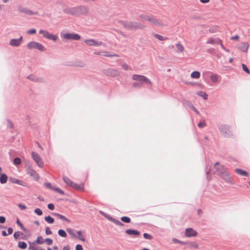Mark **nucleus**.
Wrapping results in <instances>:
<instances>
[{"label":"nucleus","mask_w":250,"mask_h":250,"mask_svg":"<svg viewBox=\"0 0 250 250\" xmlns=\"http://www.w3.org/2000/svg\"><path fill=\"white\" fill-rule=\"evenodd\" d=\"M123 25L127 29L132 30L143 29L146 28V26L144 24L136 21H124L123 23Z\"/></svg>","instance_id":"nucleus-1"},{"label":"nucleus","mask_w":250,"mask_h":250,"mask_svg":"<svg viewBox=\"0 0 250 250\" xmlns=\"http://www.w3.org/2000/svg\"><path fill=\"white\" fill-rule=\"evenodd\" d=\"M139 18L142 21H146L151 24L160 26H164L163 23H161L153 16L142 14L139 16Z\"/></svg>","instance_id":"nucleus-2"},{"label":"nucleus","mask_w":250,"mask_h":250,"mask_svg":"<svg viewBox=\"0 0 250 250\" xmlns=\"http://www.w3.org/2000/svg\"><path fill=\"white\" fill-rule=\"evenodd\" d=\"M219 130L225 137H231L233 135L230 126L229 125H221L219 126Z\"/></svg>","instance_id":"nucleus-3"},{"label":"nucleus","mask_w":250,"mask_h":250,"mask_svg":"<svg viewBox=\"0 0 250 250\" xmlns=\"http://www.w3.org/2000/svg\"><path fill=\"white\" fill-rule=\"evenodd\" d=\"M27 47L29 49H37L41 51H45V48L40 43L36 42H31L27 44Z\"/></svg>","instance_id":"nucleus-4"},{"label":"nucleus","mask_w":250,"mask_h":250,"mask_svg":"<svg viewBox=\"0 0 250 250\" xmlns=\"http://www.w3.org/2000/svg\"><path fill=\"white\" fill-rule=\"evenodd\" d=\"M132 78L134 81H139L142 83H146L150 85H152L150 80L145 76L134 74L132 75Z\"/></svg>","instance_id":"nucleus-5"},{"label":"nucleus","mask_w":250,"mask_h":250,"mask_svg":"<svg viewBox=\"0 0 250 250\" xmlns=\"http://www.w3.org/2000/svg\"><path fill=\"white\" fill-rule=\"evenodd\" d=\"M39 33L42 35L43 37L48 39L55 42L58 39L57 36L50 34L48 31L43 29H41L39 31Z\"/></svg>","instance_id":"nucleus-6"},{"label":"nucleus","mask_w":250,"mask_h":250,"mask_svg":"<svg viewBox=\"0 0 250 250\" xmlns=\"http://www.w3.org/2000/svg\"><path fill=\"white\" fill-rule=\"evenodd\" d=\"M31 155L38 166L41 168L43 167L44 163L40 156L37 153L34 152H32Z\"/></svg>","instance_id":"nucleus-7"},{"label":"nucleus","mask_w":250,"mask_h":250,"mask_svg":"<svg viewBox=\"0 0 250 250\" xmlns=\"http://www.w3.org/2000/svg\"><path fill=\"white\" fill-rule=\"evenodd\" d=\"M62 38L66 40L78 41L80 39L81 36L78 34L67 33L63 34Z\"/></svg>","instance_id":"nucleus-8"},{"label":"nucleus","mask_w":250,"mask_h":250,"mask_svg":"<svg viewBox=\"0 0 250 250\" xmlns=\"http://www.w3.org/2000/svg\"><path fill=\"white\" fill-rule=\"evenodd\" d=\"M84 42L89 46H99L101 45L105 46V44L101 41H98L94 39H88L84 41Z\"/></svg>","instance_id":"nucleus-9"},{"label":"nucleus","mask_w":250,"mask_h":250,"mask_svg":"<svg viewBox=\"0 0 250 250\" xmlns=\"http://www.w3.org/2000/svg\"><path fill=\"white\" fill-rule=\"evenodd\" d=\"M18 10L20 13H24L28 15H36L37 13L33 12L31 10L27 7L19 5L17 7Z\"/></svg>","instance_id":"nucleus-10"},{"label":"nucleus","mask_w":250,"mask_h":250,"mask_svg":"<svg viewBox=\"0 0 250 250\" xmlns=\"http://www.w3.org/2000/svg\"><path fill=\"white\" fill-rule=\"evenodd\" d=\"M63 180L64 182L68 186H70L71 187H72L75 189H80V186L79 185H78L76 183H74L68 177L63 176Z\"/></svg>","instance_id":"nucleus-11"},{"label":"nucleus","mask_w":250,"mask_h":250,"mask_svg":"<svg viewBox=\"0 0 250 250\" xmlns=\"http://www.w3.org/2000/svg\"><path fill=\"white\" fill-rule=\"evenodd\" d=\"M104 74L110 77H117L120 75V73L117 69L108 68L104 70Z\"/></svg>","instance_id":"nucleus-12"},{"label":"nucleus","mask_w":250,"mask_h":250,"mask_svg":"<svg viewBox=\"0 0 250 250\" xmlns=\"http://www.w3.org/2000/svg\"><path fill=\"white\" fill-rule=\"evenodd\" d=\"M219 175H220L224 179H225L228 183H231V179L229 176V175L227 174L224 167H221V171L219 172Z\"/></svg>","instance_id":"nucleus-13"},{"label":"nucleus","mask_w":250,"mask_h":250,"mask_svg":"<svg viewBox=\"0 0 250 250\" xmlns=\"http://www.w3.org/2000/svg\"><path fill=\"white\" fill-rule=\"evenodd\" d=\"M22 39V36L19 39H11L9 42V45L14 47H18L21 45Z\"/></svg>","instance_id":"nucleus-14"},{"label":"nucleus","mask_w":250,"mask_h":250,"mask_svg":"<svg viewBox=\"0 0 250 250\" xmlns=\"http://www.w3.org/2000/svg\"><path fill=\"white\" fill-rule=\"evenodd\" d=\"M27 173L30 176L33 177L35 180L38 181L39 179L40 176L38 173L31 168H28L27 169Z\"/></svg>","instance_id":"nucleus-15"},{"label":"nucleus","mask_w":250,"mask_h":250,"mask_svg":"<svg viewBox=\"0 0 250 250\" xmlns=\"http://www.w3.org/2000/svg\"><path fill=\"white\" fill-rule=\"evenodd\" d=\"M197 233V232L192 228H188L185 230V235L188 237L195 236Z\"/></svg>","instance_id":"nucleus-16"},{"label":"nucleus","mask_w":250,"mask_h":250,"mask_svg":"<svg viewBox=\"0 0 250 250\" xmlns=\"http://www.w3.org/2000/svg\"><path fill=\"white\" fill-rule=\"evenodd\" d=\"M63 11L66 13H68L73 15H78L77 7L68 8L67 9H64Z\"/></svg>","instance_id":"nucleus-17"},{"label":"nucleus","mask_w":250,"mask_h":250,"mask_svg":"<svg viewBox=\"0 0 250 250\" xmlns=\"http://www.w3.org/2000/svg\"><path fill=\"white\" fill-rule=\"evenodd\" d=\"M78 14H86L88 12V9L84 6H77Z\"/></svg>","instance_id":"nucleus-18"},{"label":"nucleus","mask_w":250,"mask_h":250,"mask_svg":"<svg viewBox=\"0 0 250 250\" xmlns=\"http://www.w3.org/2000/svg\"><path fill=\"white\" fill-rule=\"evenodd\" d=\"M249 43L247 42H242L239 46L238 48L243 52H247L249 48Z\"/></svg>","instance_id":"nucleus-19"},{"label":"nucleus","mask_w":250,"mask_h":250,"mask_svg":"<svg viewBox=\"0 0 250 250\" xmlns=\"http://www.w3.org/2000/svg\"><path fill=\"white\" fill-rule=\"evenodd\" d=\"M207 43L214 44L217 43H221V40L219 38H209L207 41Z\"/></svg>","instance_id":"nucleus-20"},{"label":"nucleus","mask_w":250,"mask_h":250,"mask_svg":"<svg viewBox=\"0 0 250 250\" xmlns=\"http://www.w3.org/2000/svg\"><path fill=\"white\" fill-rule=\"evenodd\" d=\"M125 233L127 234L134 236H139L140 234V233L139 231L131 229H126L125 230Z\"/></svg>","instance_id":"nucleus-21"},{"label":"nucleus","mask_w":250,"mask_h":250,"mask_svg":"<svg viewBox=\"0 0 250 250\" xmlns=\"http://www.w3.org/2000/svg\"><path fill=\"white\" fill-rule=\"evenodd\" d=\"M9 180L12 183L17 184H18V185H21V186H24L25 183L24 182H23L22 181L18 180L17 179H16L15 178L10 177L9 178Z\"/></svg>","instance_id":"nucleus-22"},{"label":"nucleus","mask_w":250,"mask_h":250,"mask_svg":"<svg viewBox=\"0 0 250 250\" xmlns=\"http://www.w3.org/2000/svg\"><path fill=\"white\" fill-rule=\"evenodd\" d=\"M8 177L4 174L2 173L0 174V183L2 184H5L7 181Z\"/></svg>","instance_id":"nucleus-23"},{"label":"nucleus","mask_w":250,"mask_h":250,"mask_svg":"<svg viewBox=\"0 0 250 250\" xmlns=\"http://www.w3.org/2000/svg\"><path fill=\"white\" fill-rule=\"evenodd\" d=\"M235 171L238 174H239V175H242V176H246V177L248 176V172L247 171H244V170L241 169L236 168L235 169Z\"/></svg>","instance_id":"nucleus-24"},{"label":"nucleus","mask_w":250,"mask_h":250,"mask_svg":"<svg viewBox=\"0 0 250 250\" xmlns=\"http://www.w3.org/2000/svg\"><path fill=\"white\" fill-rule=\"evenodd\" d=\"M103 56L108 57H119L118 55L108 51H103Z\"/></svg>","instance_id":"nucleus-25"},{"label":"nucleus","mask_w":250,"mask_h":250,"mask_svg":"<svg viewBox=\"0 0 250 250\" xmlns=\"http://www.w3.org/2000/svg\"><path fill=\"white\" fill-rule=\"evenodd\" d=\"M200 76V73L199 71H195L191 74V77L193 79H198Z\"/></svg>","instance_id":"nucleus-26"},{"label":"nucleus","mask_w":250,"mask_h":250,"mask_svg":"<svg viewBox=\"0 0 250 250\" xmlns=\"http://www.w3.org/2000/svg\"><path fill=\"white\" fill-rule=\"evenodd\" d=\"M28 79L34 82H40V79H39L37 77H36L33 74H31L28 76Z\"/></svg>","instance_id":"nucleus-27"},{"label":"nucleus","mask_w":250,"mask_h":250,"mask_svg":"<svg viewBox=\"0 0 250 250\" xmlns=\"http://www.w3.org/2000/svg\"><path fill=\"white\" fill-rule=\"evenodd\" d=\"M220 76L217 75L216 74H212L210 76V78L212 82L217 83L218 81V79Z\"/></svg>","instance_id":"nucleus-28"},{"label":"nucleus","mask_w":250,"mask_h":250,"mask_svg":"<svg viewBox=\"0 0 250 250\" xmlns=\"http://www.w3.org/2000/svg\"><path fill=\"white\" fill-rule=\"evenodd\" d=\"M197 94L199 95L200 97H202L203 98L204 100H207L208 98V95L207 94L204 92L203 91H200L197 93Z\"/></svg>","instance_id":"nucleus-29"},{"label":"nucleus","mask_w":250,"mask_h":250,"mask_svg":"<svg viewBox=\"0 0 250 250\" xmlns=\"http://www.w3.org/2000/svg\"><path fill=\"white\" fill-rule=\"evenodd\" d=\"M78 239L81 240V241L84 242L85 241V239L84 236L82 234V232L81 230H79L77 232V237Z\"/></svg>","instance_id":"nucleus-30"},{"label":"nucleus","mask_w":250,"mask_h":250,"mask_svg":"<svg viewBox=\"0 0 250 250\" xmlns=\"http://www.w3.org/2000/svg\"><path fill=\"white\" fill-rule=\"evenodd\" d=\"M55 215H56L59 218L62 220H64L65 221H66L68 223L70 222V220L69 219H68L66 217H65L64 216L62 215H61V214H58V213H55Z\"/></svg>","instance_id":"nucleus-31"},{"label":"nucleus","mask_w":250,"mask_h":250,"mask_svg":"<svg viewBox=\"0 0 250 250\" xmlns=\"http://www.w3.org/2000/svg\"><path fill=\"white\" fill-rule=\"evenodd\" d=\"M18 247L22 249H25L27 248V244L24 242L20 241L18 243Z\"/></svg>","instance_id":"nucleus-32"},{"label":"nucleus","mask_w":250,"mask_h":250,"mask_svg":"<svg viewBox=\"0 0 250 250\" xmlns=\"http://www.w3.org/2000/svg\"><path fill=\"white\" fill-rule=\"evenodd\" d=\"M221 167H223V166H220L218 162H217L214 165V168L217 170V172L218 174L219 175V172L221 171Z\"/></svg>","instance_id":"nucleus-33"},{"label":"nucleus","mask_w":250,"mask_h":250,"mask_svg":"<svg viewBox=\"0 0 250 250\" xmlns=\"http://www.w3.org/2000/svg\"><path fill=\"white\" fill-rule=\"evenodd\" d=\"M44 220L49 224H52L54 222V219L50 216L45 217Z\"/></svg>","instance_id":"nucleus-34"},{"label":"nucleus","mask_w":250,"mask_h":250,"mask_svg":"<svg viewBox=\"0 0 250 250\" xmlns=\"http://www.w3.org/2000/svg\"><path fill=\"white\" fill-rule=\"evenodd\" d=\"M176 48L180 52H183L184 50V47L180 43H178L175 44Z\"/></svg>","instance_id":"nucleus-35"},{"label":"nucleus","mask_w":250,"mask_h":250,"mask_svg":"<svg viewBox=\"0 0 250 250\" xmlns=\"http://www.w3.org/2000/svg\"><path fill=\"white\" fill-rule=\"evenodd\" d=\"M121 220L126 223H129L130 222L131 220L129 217L127 216H123L121 218Z\"/></svg>","instance_id":"nucleus-36"},{"label":"nucleus","mask_w":250,"mask_h":250,"mask_svg":"<svg viewBox=\"0 0 250 250\" xmlns=\"http://www.w3.org/2000/svg\"><path fill=\"white\" fill-rule=\"evenodd\" d=\"M17 224L20 226L21 229L24 231H26V228L23 226L22 224L20 221L19 219H17L16 221Z\"/></svg>","instance_id":"nucleus-37"},{"label":"nucleus","mask_w":250,"mask_h":250,"mask_svg":"<svg viewBox=\"0 0 250 250\" xmlns=\"http://www.w3.org/2000/svg\"><path fill=\"white\" fill-rule=\"evenodd\" d=\"M58 234L60 236L62 237H65L67 236L66 233L63 229H59L58 231Z\"/></svg>","instance_id":"nucleus-38"},{"label":"nucleus","mask_w":250,"mask_h":250,"mask_svg":"<svg viewBox=\"0 0 250 250\" xmlns=\"http://www.w3.org/2000/svg\"><path fill=\"white\" fill-rule=\"evenodd\" d=\"M21 160L19 158H16L13 160V163L15 165H19L21 164Z\"/></svg>","instance_id":"nucleus-39"},{"label":"nucleus","mask_w":250,"mask_h":250,"mask_svg":"<svg viewBox=\"0 0 250 250\" xmlns=\"http://www.w3.org/2000/svg\"><path fill=\"white\" fill-rule=\"evenodd\" d=\"M35 243L39 244H42L43 243V238L42 236H38Z\"/></svg>","instance_id":"nucleus-40"},{"label":"nucleus","mask_w":250,"mask_h":250,"mask_svg":"<svg viewBox=\"0 0 250 250\" xmlns=\"http://www.w3.org/2000/svg\"><path fill=\"white\" fill-rule=\"evenodd\" d=\"M66 230H67V231L68 232V233L70 235H72V236H74V237H77V235H76L75 234V233H74V230H73V229H66Z\"/></svg>","instance_id":"nucleus-41"},{"label":"nucleus","mask_w":250,"mask_h":250,"mask_svg":"<svg viewBox=\"0 0 250 250\" xmlns=\"http://www.w3.org/2000/svg\"><path fill=\"white\" fill-rule=\"evenodd\" d=\"M53 190L59 193L60 194H61L62 195L64 194V192L61 189H60L59 188H53Z\"/></svg>","instance_id":"nucleus-42"},{"label":"nucleus","mask_w":250,"mask_h":250,"mask_svg":"<svg viewBox=\"0 0 250 250\" xmlns=\"http://www.w3.org/2000/svg\"><path fill=\"white\" fill-rule=\"evenodd\" d=\"M107 219L109 220H110V221L113 222V223H114L117 225L119 224V221L117 220V219H115V218H112L111 217H107Z\"/></svg>","instance_id":"nucleus-43"},{"label":"nucleus","mask_w":250,"mask_h":250,"mask_svg":"<svg viewBox=\"0 0 250 250\" xmlns=\"http://www.w3.org/2000/svg\"><path fill=\"white\" fill-rule=\"evenodd\" d=\"M34 212L35 213H36L37 214H38V215H40V216H41L42 214V211L39 208H37L35 209Z\"/></svg>","instance_id":"nucleus-44"},{"label":"nucleus","mask_w":250,"mask_h":250,"mask_svg":"<svg viewBox=\"0 0 250 250\" xmlns=\"http://www.w3.org/2000/svg\"><path fill=\"white\" fill-rule=\"evenodd\" d=\"M44 186L47 188L53 190V188H54L50 183H45L44 184Z\"/></svg>","instance_id":"nucleus-45"},{"label":"nucleus","mask_w":250,"mask_h":250,"mask_svg":"<svg viewBox=\"0 0 250 250\" xmlns=\"http://www.w3.org/2000/svg\"><path fill=\"white\" fill-rule=\"evenodd\" d=\"M188 105L190 109L195 111L197 114H199L198 111L196 109V108L194 106L193 104H190Z\"/></svg>","instance_id":"nucleus-46"},{"label":"nucleus","mask_w":250,"mask_h":250,"mask_svg":"<svg viewBox=\"0 0 250 250\" xmlns=\"http://www.w3.org/2000/svg\"><path fill=\"white\" fill-rule=\"evenodd\" d=\"M154 37L160 41H164L165 40L162 36L157 34H155Z\"/></svg>","instance_id":"nucleus-47"},{"label":"nucleus","mask_w":250,"mask_h":250,"mask_svg":"<svg viewBox=\"0 0 250 250\" xmlns=\"http://www.w3.org/2000/svg\"><path fill=\"white\" fill-rule=\"evenodd\" d=\"M143 236L145 239H149V240L151 239L152 238V237L151 235H150V234L146 233H144Z\"/></svg>","instance_id":"nucleus-48"},{"label":"nucleus","mask_w":250,"mask_h":250,"mask_svg":"<svg viewBox=\"0 0 250 250\" xmlns=\"http://www.w3.org/2000/svg\"><path fill=\"white\" fill-rule=\"evenodd\" d=\"M36 30L34 28L31 29L27 31V34H34L36 33Z\"/></svg>","instance_id":"nucleus-49"},{"label":"nucleus","mask_w":250,"mask_h":250,"mask_svg":"<svg viewBox=\"0 0 250 250\" xmlns=\"http://www.w3.org/2000/svg\"><path fill=\"white\" fill-rule=\"evenodd\" d=\"M242 66L243 70L244 71H245L247 73H250V71H249V69L248 68L247 66L245 64H242Z\"/></svg>","instance_id":"nucleus-50"},{"label":"nucleus","mask_w":250,"mask_h":250,"mask_svg":"<svg viewBox=\"0 0 250 250\" xmlns=\"http://www.w3.org/2000/svg\"><path fill=\"white\" fill-rule=\"evenodd\" d=\"M45 242L48 245H51L53 243V240L50 238H46Z\"/></svg>","instance_id":"nucleus-51"},{"label":"nucleus","mask_w":250,"mask_h":250,"mask_svg":"<svg viewBox=\"0 0 250 250\" xmlns=\"http://www.w3.org/2000/svg\"><path fill=\"white\" fill-rule=\"evenodd\" d=\"M45 233H46V235H50V234H51L52 233V231L51 230V229H49V227H46V228H45Z\"/></svg>","instance_id":"nucleus-52"},{"label":"nucleus","mask_w":250,"mask_h":250,"mask_svg":"<svg viewBox=\"0 0 250 250\" xmlns=\"http://www.w3.org/2000/svg\"><path fill=\"white\" fill-rule=\"evenodd\" d=\"M190 247L191 248L197 249L198 247V245L195 242H192L190 244Z\"/></svg>","instance_id":"nucleus-53"},{"label":"nucleus","mask_w":250,"mask_h":250,"mask_svg":"<svg viewBox=\"0 0 250 250\" xmlns=\"http://www.w3.org/2000/svg\"><path fill=\"white\" fill-rule=\"evenodd\" d=\"M172 241L174 243H180V244H183L184 243L179 241V240L176 239V238H173L172 239Z\"/></svg>","instance_id":"nucleus-54"},{"label":"nucleus","mask_w":250,"mask_h":250,"mask_svg":"<svg viewBox=\"0 0 250 250\" xmlns=\"http://www.w3.org/2000/svg\"><path fill=\"white\" fill-rule=\"evenodd\" d=\"M47 207L50 210H53L54 209V205L52 203L49 204Z\"/></svg>","instance_id":"nucleus-55"},{"label":"nucleus","mask_w":250,"mask_h":250,"mask_svg":"<svg viewBox=\"0 0 250 250\" xmlns=\"http://www.w3.org/2000/svg\"><path fill=\"white\" fill-rule=\"evenodd\" d=\"M18 207L22 210H24L26 208V207L25 205H22L21 204H19L18 205Z\"/></svg>","instance_id":"nucleus-56"},{"label":"nucleus","mask_w":250,"mask_h":250,"mask_svg":"<svg viewBox=\"0 0 250 250\" xmlns=\"http://www.w3.org/2000/svg\"><path fill=\"white\" fill-rule=\"evenodd\" d=\"M76 250H83L82 245L78 244L76 246Z\"/></svg>","instance_id":"nucleus-57"},{"label":"nucleus","mask_w":250,"mask_h":250,"mask_svg":"<svg viewBox=\"0 0 250 250\" xmlns=\"http://www.w3.org/2000/svg\"><path fill=\"white\" fill-rule=\"evenodd\" d=\"M122 67L125 70H128L130 69V67L128 66L126 64H123L122 65Z\"/></svg>","instance_id":"nucleus-58"},{"label":"nucleus","mask_w":250,"mask_h":250,"mask_svg":"<svg viewBox=\"0 0 250 250\" xmlns=\"http://www.w3.org/2000/svg\"><path fill=\"white\" fill-rule=\"evenodd\" d=\"M206 125V124L204 122H200L198 124V126L199 127H202Z\"/></svg>","instance_id":"nucleus-59"},{"label":"nucleus","mask_w":250,"mask_h":250,"mask_svg":"<svg viewBox=\"0 0 250 250\" xmlns=\"http://www.w3.org/2000/svg\"><path fill=\"white\" fill-rule=\"evenodd\" d=\"M100 213L103 215L105 217H106L107 219V217H110L109 215H107L106 213H105V212H104V211H100Z\"/></svg>","instance_id":"nucleus-60"},{"label":"nucleus","mask_w":250,"mask_h":250,"mask_svg":"<svg viewBox=\"0 0 250 250\" xmlns=\"http://www.w3.org/2000/svg\"><path fill=\"white\" fill-rule=\"evenodd\" d=\"M20 234V232L19 231L15 232L14 234V237L15 239H17L19 237Z\"/></svg>","instance_id":"nucleus-61"},{"label":"nucleus","mask_w":250,"mask_h":250,"mask_svg":"<svg viewBox=\"0 0 250 250\" xmlns=\"http://www.w3.org/2000/svg\"><path fill=\"white\" fill-rule=\"evenodd\" d=\"M5 222V218L3 216H0V223H4Z\"/></svg>","instance_id":"nucleus-62"},{"label":"nucleus","mask_w":250,"mask_h":250,"mask_svg":"<svg viewBox=\"0 0 250 250\" xmlns=\"http://www.w3.org/2000/svg\"><path fill=\"white\" fill-rule=\"evenodd\" d=\"M132 86L134 87H138L141 86V84L138 83H133Z\"/></svg>","instance_id":"nucleus-63"},{"label":"nucleus","mask_w":250,"mask_h":250,"mask_svg":"<svg viewBox=\"0 0 250 250\" xmlns=\"http://www.w3.org/2000/svg\"><path fill=\"white\" fill-rule=\"evenodd\" d=\"M29 250H38V249L34 248L33 246H31V244L30 245Z\"/></svg>","instance_id":"nucleus-64"}]
</instances>
